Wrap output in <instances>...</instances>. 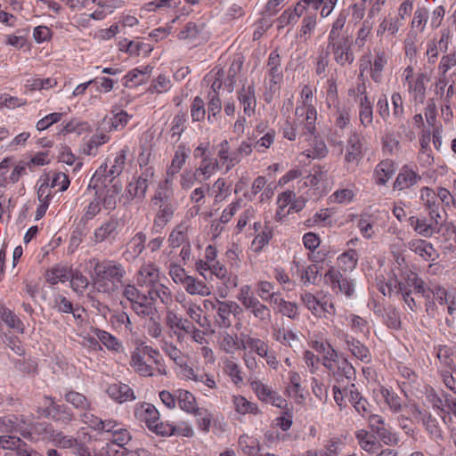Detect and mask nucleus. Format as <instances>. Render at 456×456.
I'll return each mask as SVG.
<instances>
[{
  "instance_id": "42",
  "label": "nucleus",
  "mask_w": 456,
  "mask_h": 456,
  "mask_svg": "<svg viewBox=\"0 0 456 456\" xmlns=\"http://www.w3.org/2000/svg\"><path fill=\"white\" fill-rule=\"evenodd\" d=\"M224 370L230 377L232 382L240 386L243 383L242 371L240 365L232 359L226 358L224 361Z\"/></svg>"
},
{
  "instance_id": "46",
  "label": "nucleus",
  "mask_w": 456,
  "mask_h": 456,
  "mask_svg": "<svg viewBox=\"0 0 456 456\" xmlns=\"http://www.w3.org/2000/svg\"><path fill=\"white\" fill-rule=\"evenodd\" d=\"M317 24V13L307 12V14L303 18L302 26L299 31L301 38L307 40L310 38L311 34L315 29Z\"/></svg>"
},
{
  "instance_id": "22",
  "label": "nucleus",
  "mask_w": 456,
  "mask_h": 456,
  "mask_svg": "<svg viewBox=\"0 0 456 456\" xmlns=\"http://www.w3.org/2000/svg\"><path fill=\"white\" fill-rule=\"evenodd\" d=\"M238 98L240 103L243 106L244 114L248 117L253 116L256 106L254 85H249L247 87L243 86L239 92Z\"/></svg>"
},
{
  "instance_id": "63",
  "label": "nucleus",
  "mask_w": 456,
  "mask_h": 456,
  "mask_svg": "<svg viewBox=\"0 0 456 456\" xmlns=\"http://www.w3.org/2000/svg\"><path fill=\"white\" fill-rule=\"evenodd\" d=\"M273 338L289 346H292L293 344L297 341V336L292 330H274Z\"/></svg>"
},
{
  "instance_id": "52",
  "label": "nucleus",
  "mask_w": 456,
  "mask_h": 456,
  "mask_svg": "<svg viewBox=\"0 0 456 456\" xmlns=\"http://www.w3.org/2000/svg\"><path fill=\"white\" fill-rule=\"evenodd\" d=\"M326 179L327 171L323 170L321 167H314L313 172L305 177L302 187H316Z\"/></svg>"
},
{
  "instance_id": "10",
  "label": "nucleus",
  "mask_w": 456,
  "mask_h": 456,
  "mask_svg": "<svg viewBox=\"0 0 456 456\" xmlns=\"http://www.w3.org/2000/svg\"><path fill=\"white\" fill-rule=\"evenodd\" d=\"M152 179L153 172L151 169H146L137 179L128 183L126 190L127 198L142 200L145 197V193L149 184L152 183Z\"/></svg>"
},
{
  "instance_id": "48",
  "label": "nucleus",
  "mask_w": 456,
  "mask_h": 456,
  "mask_svg": "<svg viewBox=\"0 0 456 456\" xmlns=\"http://www.w3.org/2000/svg\"><path fill=\"white\" fill-rule=\"evenodd\" d=\"M356 438L362 449L368 452H374L379 447L376 438L364 429L356 432Z\"/></svg>"
},
{
  "instance_id": "18",
  "label": "nucleus",
  "mask_w": 456,
  "mask_h": 456,
  "mask_svg": "<svg viewBox=\"0 0 456 456\" xmlns=\"http://www.w3.org/2000/svg\"><path fill=\"white\" fill-rule=\"evenodd\" d=\"M166 323L167 327L174 330L178 340H182L185 332L191 330V322L189 320L177 315L173 311H167L166 315Z\"/></svg>"
},
{
  "instance_id": "43",
  "label": "nucleus",
  "mask_w": 456,
  "mask_h": 456,
  "mask_svg": "<svg viewBox=\"0 0 456 456\" xmlns=\"http://www.w3.org/2000/svg\"><path fill=\"white\" fill-rule=\"evenodd\" d=\"M252 151L251 144H245L244 147H240L239 149V152H229V151L220 150L219 151V156L221 161L224 160L223 164L227 160L228 165L226 169H230L231 167H232L235 162H238L240 160V155H248Z\"/></svg>"
},
{
  "instance_id": "9",
  "label": "nucleus",
  "mask_w": 456,
  "mask_h": 456,
  "mask_svg": "<svg viewBox=\"0 0 456 456\" xmlns=\"http://www.w3.org/2000/svg\"><path fill=\"white\" fill-rule=\"evenodd\" d=\"M160 281L159 268L153 263H143L136 273V283L148 290L155 288Z\"/></svg>"
},
{
  "instance_id": "45",
  "label": "nucleus",
  "mask_w": 456,
  "mask_h": 456,
  "mask_svg": "<svg viewBox=\"0 0 456 456\" xmlns=\"http://www.w3.org/2000/svg\"><path fill=\"white\" fill-rule=\"evenodd\" d=\"M70 287L78 295H83L84 291L88 288L90 281L81 272L70 271Z\"/></svg>"
},
{
  "instance_id": "26",
  "label": "nucleus",
  "mask_w": 456,
  "mask_h": 456,
  "mask_svg": "<svg viewBox=\"0 0 456 456\" xmlns=\"http://www.w3.org/2000/svg\"><path fill=\"white\" fill-rule=\"evenodd\" d=\"M118 227V221L116 218H110L107 222L103 223L97 228L94 233V241L101 243L109 239H114L117 229Z\"/></svg>"
},
{
  "instance_id": "6",
  "label": "nucleus",
  "mask_w": 456,
  "mask_h": 456,
  "mask_svg": "<svg viewBox=\"0 0 456 456\" xmlns=\"http://www.w3.org/2000/svg\"><path fill=\"white\" fill-rule=\"evenodd\" d=\"M216 310L215 321L220 328H230L232 326V317L240 314L241 309L240 305L233 301H216L213 305Z\"/></svg>"
},
{
  "instance_id": "36",
  "label": "nucleus",
  "mask_w": 456,
  "mask_h": 456,
  "mask_svg": "<svg viewBox=\"0 0 456 456\" xmlns=\"http://www.w3.org/2000/svg\"><path fill=\"white\" fill-rule=\"evenodd\" d=\"M232 404L235 411L240 414H253L257 415L260 411L257 405L254 403L249 402L242 395H233Z\"/></svg>"
},
{
  "instance_id": "39",
  "label": "nucleus",
  "mask_w": 456,
  "mask_h": 456,
  "mask_svg": "<svg viewBox=\"0 0 456 456\" xmlns=\"http://www.w3.org/2000/svg\"><path fill=\"white\" fill-rule=\"evenodd\" d=\"M189 151H190L187 150L184 145H180L178 147L172 159L171 165L167 171L168 176H174L181 170L188 157Z\"/></svg>"
},
{
  "instance_id": "41",
  "label": "nucleus",
  "mask_w": 456,
  "mask_h": 456,
  "mask_svg": "<svg viewBox=\"0 0 456 456\" xmlns=\"http://www.w3.org/2000/svg\"><path fill=\"white\" fill-rule=\"evenodd\" d=\"M346 343L348 350L354 354V356L362 362L370 361V351L360 341L354 339V338L346 337Z\"/></svg>"
},
{
  "instance_id": "32",
  "label": "nucleus",
  "mask_w": 456,
  "mask_h": 456,
  "mask_svg": "<svg viewBox=\"0 0 456 456\" xmlns=\"http://www.w3.org/2000/svg\"><path fill=\"white\" fill-rule=\"evenodd\" d=\"M183 285L190 295L205 297L211 294L210 288L204 281H199L193 276H189Z\"/></svg>"
},
{
  "instance_id": "64",
  "label": "nucleus",
  "mask_w": 456,
  "mask_h": 456,
  "mask_svg": "<svg viewBox=\"0 0 456 456\" xmlns=\"http://www.w3.org/2000/svg\"><path fill=\"white\" fill-rule=\"evenodd\" d=\"M164 352L180 367L186 366V359L183 353L172 344H165Z\"/></svg>"
},
{
  "instance_id": "13",
  "label": "nucleus",
  "mask_w": 456,
  "mask_h": 456,
  "mask_svg": "<svg viewBox=\"0 0 456 456\" xmlns=\"http://www.w3.org/2000/svg\"><path fill=\"white\" fill-rule=\"evenodd\" d=\"M268 76L270 77V91L275 93L279 90V83L282 79L281 57L277 50L271 52L267 61Z\"/></svg>"
},
{
  "instance_id": "38",
  "label": "nucleus",
  "mask_w": 456,
  "mask_h": 456,
  "mask_svg": "<svg viewBox=\"0 0 456 456\" xmlns=\"http://www.w3.org/2000/svg\"><path fill=\"white\" fill-rule=\"evenodd\" d=\"M409 221L414 231L425 238L431 237L434 233V231L439 226L436 225L433 221L431 224H428L426 219H419L415 216L410 217Z\"/></svg>"
},
{
  "instance_id": "5",
  "label": "nucleus",
  "mask_w": 456,
  "mask_h": 456,
  "mask_svg": "<svg viewBox=\"0 0 456 456\" xmlns=\"http://www.w3.org/2000/svg\"><path fill=\"white\" fill-rule=\"evenodd\" d=\"M327 50L333 54V59L339 66L351 65L354 61L350 38L328 41Z\"/></svg>"
},
{
  "instance_id": "62",
  "label": "nucleus",
  "mask_w": 456,
  "mask_h": 456,
  "mask_svg": "<svg viewBox=\"0 0 456 456\" xmlns=\"http://www.w3.org/2000/svg\"><path fill=\"white\" fill-rule=\"evenodd\" d=\"M146 235L142 232H137L129 241L128 248L131 253L137 256H139L145 248Z\"/></svg>"
},
{
  "instance_id": "29",
  "label": "nucleus",
  "mask_w": 456,
  "mask_h": 456,
  "mask_svg": "<svg viewBox=\"0 0 456 456\" xmlns=\"http://www.w3.org/2000/svg\"><path fill=\"white\" fill-rule=\"evenodd\" d=\"M261 323L268 324L271 322V311L265 305L262 304L257 298L245 308Z\"/></svg>"
},
{
  "instance_id": "24",
  "label": "nucleus",
  "mask_w": 456,
  "mask_h": 456,
  "mask_svg": "<svg viewBox=\"0 0 456 456\" xmlns=\"http://www.w3.org/2000/svg\"><path fill=\"white\" fill-rule=\"evenodd\" d=\"M373 10L370 11L367 18L361 23V26L356 33L354 39V45L358 49H362L366 45V42L371 37V31L373 28Z\"/></svg>"
},
{
  "instance_id": "59",
  "label": "nucleus",
  "mask_w": 456,
  "mask_h": 456,
  "mask_svg": "<svg viewBox=\"0 0 456 456\" xmlns=\"http://www.w3.org/2000/svg\"><path fill=\"white\" fill-rule=\"evenodd\" d=\"M53 307L56 308L61 313L73 314V316L75 318L80 317L79 314L77 315L75 314V309L73 307L72 302L62 295L58 294L54 297Z\"/></svg>"
},
{
  "instance_id": "15",
  "label": "nucleus",
  "mask_w": 456,
  "mask_h": 456,
  "mask_svg": "<svg viewBox=\"0 0 456 456\" xmlns=\"http://www.w3.org/2000/svg\"><path fill=\"white\" fill-rule=\"evenodd\" d=\"M407 247L425 261H435L439 256L438 252L435 249L433 245L421 239L411 240Z\"/></svg>"
},
{
  "instance_id": "35",
  "label": "nucleus",
  "mask_w": 456,
  "mask_h": 456,
  "mask_svg": "<svg viewBox=\"0 0 456 456\" xmlns=\"http://www.w3.org/2000/svg\"><path fill=\"white\" fill-rule=\"evenodd\" d=\"M149 298L155 305L156 298H159L162 304L168 306L172 304V293L171 290L165 285L161 284L160 281L155 288H151L148 290Z\"/></svg>"
},
{
  "instance_id": "61",
  "label": "nucleus",
  "mask_w": 456,
  "mask_h": 456,
  "mask_svg": "<svg viewBox=\"0 0 456 456\" xmlns=\"http://www.w3.org/2000/svg\"><path fill=\"white\" fill-rule=\"evenodd\" d=\"M310 148L305 150L299 155V161L303 162V157L307 159L323 158L327 154L326 144H309Z\"/></svg>"
},
{
  "instance_id": "1",
  "label": "nucleus",
  "mask_w": 456,
  "mask_h": 456,
  "mask_svg": "<svg viewBox=\"0 0 456 456\" xmlns=\"http://www.w3.org/2000/svg\"><path fill=\"white\" fill-rule=\"evenodd\" d=\"M86 265L93 269L90 273L91 282L94 288L101 293L110 295L116 292L119 284L123 282L126 272L124 265L114 260L93 257L86 262Z\"/></svg>"
},
{
  "instance_id": "12",
  "label": "nucleus",
  "mask_w": 456,
  "mask_h": 456,
  "mask_svg": "<svg viewBox=\"0 0 456 456\" xmlns=\"http://www.w3.org/2000/svg\"><path fill=\"white\" fill-rule=\"evenodd\" d=\"M129 303L131 309L142 318L152 317L157 314V309L150 300L148 292L147 294L139 292L133 300H129Z\"/></svg>"
},
{
  "instance_id": "50",
  "label": "nucleus",
  "mask_w": 456,
  "mask_h": 456,
  "mask_svg": "<svg viewBox=\"0 0 456 456\" xmlns=\"http://www.w3.org/2000/svg\"><path fill=\"white\" fill-rule=\"evenodd\" d=\"M172 191L169 188V180L166 179L162 184H159L154 197L152 198L153 205L167 204L170 202Z\"/></svg>"
},
{
  "instance_id": "14",
  "label": "nucleus",
  "mask_w": 456,
  "mask_h": 456,
  "mask_svg": "<svg viewBox=\"0 0 456 456\" xmlns=\"http://www.w3.org/2000/svg\"><path fill=\"white\" fill-rule=\"evenodd\" d=\"M99 184L101 185L99 188L103 187V191H96V195H98L99 200L102 201L103 207L105 209L110 211L116 208L118 195L121 192V184L118 182H114L113 183H108L107 187H104L102 184H101V182H99Z\"/></svg>"
},
{
  "instance_id": "40",
  "label": "nucleus",
  "mask_w": 456,
  "mask_h": 456,
  "mask_svg": "<svg viewBox=\"0 0 456 456\" xmlns=\"http://www.w3.org/2000/svg\"><path fill=\"white\" fill-rule=\"evenodd\" d=\"M315 349L323 355V365L328 370L334 369V362L338 360L337 351L330 345L324 343H316Z\"/></svg>"
},
{
  "instance_id": "19",
  "label": "nucleus",
  "mask_w": 456,
  "mask_h": 456,
  "mask_svg": "<svg viewBox=\"0 0 456 456\" xmlns=\"http://www.w3.org/2000/svg\"><path fill=\"white\" fill-rule=\"evenodd\" d=\"M109 396L118 403H123L135 399L133 389L126 384H110L107 390Z\"/></svg>"
},
{
  "instance_id": "31",
  "label": "nucleus",
  "mask_w": 456,
  "mask_h": 456,
  "mask_svg": "<svg viewBox=\"0 0 456 456\" xmlns=\"http://www.w3.org/2000/svg\"><path fill=\"white\" fill-rule=\"evenodd\" d=\"M395 173V167L394 162L390 159L382 160L379 163L375 169L377 183L380 185L385 184L389 179L392 178Z\"/></svg>"
},
{
  "instance_id": "44",
  "label": "nucleus",
  "mask_w": 456,
  "mask_h": 456,
  "mask_svg": "<svg viewBox=\"0 0 456 456\" xmlns=\"http://www.w3.org/2000/svg\"><path fill=\"white\" fill-rule=\"evenodd\" d=\"M346 21V14L344 12H341L332 24L331 29L328 36V41L349 38V37L344 36L342 34Z\"/></svg>"
},
{
  "instance_id": "28",
  "label": "nucleus",
  "mask_w": 456,
  "mask_h": 456,
  "mask_svg": "<svg viewBox=\"0 0 456 456\" xmlns=\"http://www.w3.org/2000/svg\"><path fill=\"white\" fill-rule=\"evenodd\" d=\"M130 364L142 376L149 377L153 375L152 366L144 360V356L139 352L138 347L135 348L131 355Z\"/></svg>"
},
{
  "instance_id": "23",
  "label": "nucleus",
  "mask_w": 456,
  "mask_h": 456,
  "mask_svg": "<svg viewBox=\"0 0 456 456\" xmlns=\"http://www.w3.org/2000/svg\"><path fill=\"white\" fill-rule=\"evenodd\" d=\"M176 397L178 405L183 411L193 413L196 416L202 415V409L197 407L196 398L191 392L187 390H177Z\"/></svg>"
},
{
  "instance_id": "54",
  "label": "nucleus",
  "mask_w": 456,
  "mask_h": 456,
  "mask_svg": "<svg viewBox=\"0 0 456 456\" xmlns=\"http://www.w3.org/2000/svg\"><path fill=\"white\" fill-rule=\"evenodd\" d=\"M205 28V24H197L195 22H188L183 28L179 32L178 37L180 39H194Z\"/></svg>"
},
{
  "instance_id": "53",
  "label": "nucleus",
  "mask_w": 456,
  "mask_h": 456,
  "mask_svg": "<svg viewBox=\"0 0 456 456\" xmlns=\"http://www.w3.org/2000/svg\"><path fill=\"white\" fill-rule=\"evenodd\" d=\"M65 400L77 409L90 410V402L80 393L70 391L65 395Z\"/></svg>"
},
{
  "instance_id": "8",
  "label": "nucleus",
  "mask_w": 456,
  "mask_h": 456,
  "mask_svg": "<svg viewBox=\"0 0 456 456\" xmlns=\"http://www.w3.org/2000/svg\"><path fill=\"white\" fill-rule=\"evenodd\" d=\"M249 384L252 390L262 402L271 403L278 408H283L286 405V400L261 380L251 379Z\"/></svg>"
},
{
  "instance_id": "60",
  "label": "nucleus",
  "mask_w": 456,
  "mask_h": 456,
  "mask_svg": "<svg viewBox=\"0 0 456 456\" xmlns=\"http://www.w3.org/2000/svg\"><path fill=\"white\" fill-rule=\"evenodd\" d=\"M50 175H45L41 178V183L37 189V199L40 203H45L49 205V200L52 197L51 187H50Z\"/></svg>"
},
{
  "instance_id": "56",
  "label": "nucleus",
  "mask_w": 456,
  "mask_h": 456,
  "mask_svg": "<svg viewBox=\"0 0 456 456\" xmlns=\"http://www.w3.org/2000/svg\"><path fill=\"white\" fill-rule=\"evenodd\" d=\"M245 345L261 358L270 350L268 344L257 338L248 337Z\"/></svg>"
},
{
  "instance_id": "34",
  "label": "nucleus",
  "mask_w": 456,
  "mask_h": 456,
  "mask_svg": "<svg viewBox=\"0 0 456 456\" xmlns=\"http://www.w3.org/2000/svg\"><path fill=\"white\" fill-rule=\"evenodd\" d=\"M427 76L424 73L418 74L414 82L410 83L408 92L412 94L414 102H423L426 97Z\"/></svg>"
},
{
  "instance_id": "4",
  "label": "nucleus",
  "mask_w": 456,
  "mask_h": 456,
  "mask_svg": "<svg viewBox=\"0 0 456 456\" xmlns=\"http://www.w3.org/2000/svg\"><path fill=\"white\" fill-rule=\"evenodd\" d=\"M37 413L40 416L52 418L61 425H69L74 419L73 413L65 406L55 404L50 396L44 397V407H38Z\"/></svg>"
},
{
  "instance_id": "7",
  "label": "nucleus",
  "mask_w": 456,
  "mask_h": 456,
  "mask_svg": "<svg viewBox=\"0 0 456 456\" xmlns=\"http://www.w3.org/2000/svg\"><path fill=\"white\" fill-rule=\"evenodd\" d=\"M420 200L424 207L428 210V216L436 225H442L444 222L443 213L444 210L440 208L437 201L436 191L429 187H423L420 190Z\"/></svg>"
},
{
  "instance_id": "58",
  "label": "nucleus",
  "mask_w": 456,
  "mask_h": 456,
  "mask_svg": "<svg viewBox=\"0 0 456 456\" xmlns=\"http://www.w3.org/2000/svg\"><path fill=\"white\" fill-rule=\"evenodd\" d=\"M301 299L305 305V307L311 311V313L314 316H318L321 314L322 312V302L321 300L317 299L315 296H314L312 293L305 292L301 295Z\"/></svg>"
},
{
  "instance_id": "21",
  "label": "nucleus",
  "mask_w": 456,
  "mask_h": 456,
  "mask_svg": "<svg viewBox=\"0 0 456 456\" xmlns=\"http://www.w3.org/2000/svg\"><path fill=\"white\" fill-rule=\"evenodd\" d=\"M420 179V175L412 169L403 167L394 183V189L397 191L409 189L417 184Z\"/></svg>"
},
{
  "instance_id": "25",
  "label": "nucleus",
  "mask_w": 456,
  "mask_h": 456,
  "mask_svg": "<svg viewBox=\"0 0 456 456\" xmlns=\"http://www.w3.org/2000/svg\"><path fill=\"white\" fill-rule=\"evenodd\" d=\"M70 271L68 265L57 264L45 272V278L52 285L65 282L70 278Z\"/></svg>"
},
{
  "instance_id": "27",
  "label": "nucleus",
  "mask_w": 456,
  "mask_h": 456,
  "mask_svg": "<svg viewBox=\"0 0 456 456\" xmlns=\"http://www.w3.org/2000/svg\"><path fill=\"white\" fill-rule=\"evenodd\" d=\"M156 206L159 207V211L154 218L153 230L158 232L172 219L175 207L172 203Z\"/></svg>"
},
{
  "instance_id": "2",
  "label": "nucleus",
  "mask_w": 456,
  "mask_h": 456,
  "mask_svg": "<svg viewBox=\"0 0 456 456\" xmlns=\"http://www.w3.org/2000/svg\"><path fill=\"white\" fill-rule=\"evenodd\" d=\"M295 113L297 116L305 114L303 133L299 135L298 139L304 142H310L315 139L317 110L314 105L313 90L309 85H305L302 87L300 100Z\"/></svg>"
},
{
  "instance_id": "17",
  "label": "nucleus",
  "mask_w": 456,
  "mask_h": 456,
  "mask_svg": "<svg viewBox=\"0 0 456 456\" xmlns=\"http://www.w3.org/2000/svg\"><path fill=\"white\" fill-rule=\"evenodd\" d=\"M219 348L228 354H233L240 349L246 348L244 341H240L237 334L227 331L220 332L217 338Z\"/></svg>"
},
{
  "instance_id": "16",
  "label": "nucleus",
  "mask_w": 456,
  "mask_h": 456,
  "mask_svg": "<svg viewBox=\"0 0 456 456\" xmlns=\"http://www.w3.org/2000/svg\"><path fill=\"white\" fill-rule=\"evenodd\" d=\"M324 279L325 282L329 283L333 289H338L346 296L352 295L354 291L353 284L350 281L345 278L339 271L335 269L329 270L325 274Z\"/></svg>"
},
{
  "instance_id": "33",
  "label": "nucleus",
  "mask_w": 456,
  "mask_h": 456,
  "mask_svg": "<svg viewBox=\"0 0 456 456\" xmlns=\"http://www.w3.org/2000/svg\"><path fill=\"white\" fill-rule=\"evenodd\" d=\"M330 370L332 371L333 376L338 382L343 381L344 379L350 381L355 372L353 365L346 359H342L341 361L337 360V362H334V369Z\"/></svg>"
},
{
  "instance_id": "57",
  "label": "nucleus",
  "mask_w": 456,
  "mask_h": 456,
  "mask_svg": "<svg viewBox=\"0 0 456 456\" xmlns=\"http://www.w3.org/2000/svg\"><path fill=\"white\" fill-rule=\"evenodd\" d=\"M186 314L194 322H196L200 327L207 328L209 326V321L206 316H201V308L196 304H190L188 307L184 305Z\"/></svg>"
},
{
  "instance_id": "20",
  "label": "nucleus",
  "mask_w": 456,
  "mask_h": 456,
  "mask_svg": "<svg viewBox=\"0 0 456 456\" xmlns=\"http://www.w3.org/2000/svg\"><path fill=\"white\" fill-rule=\"evenodd\" d=\"M135 416L141 420L145 422L149 429L156 427V423L159 419V413L156 407L151 403H142L135 409Z\"/></svg>"
},
{
  "instance_id": "30",
  "label": "nucleus",
  "mask_w": 456,
  "mask_h": 456,
  "mask_svg": "<svg viewBox=\"0 0 456 456\" xmlns=\"http://www.w3.org/2000/svg\"><path fill=\"white\" fill-rule=\"evenodd\" d=\"M387 63L386 53L380 51L377 52L373 61L370 62V77L375 83L379 84L382 82L383 70Z\"/></svg>"
},
{
  "instance_id": "47",
  "label": "nucleus",
  "mask_w": 456,
  "mask_h": 456,
  "mask_svg": "<svg viewBox=\"0 0 456 456\" xmlns=\"http://www.w3.org/2000/svg\"><path fill=\"white\" fill-rule=\"evenodd\" d=\"M273 228L265 224L264 229L259 232L252 241V248L255 252H260L273 238Z\"/></svg>"
},
{
  "instance_id": "51",
  "label": "nucleus",
  "mask_w": 456,
  "mask_h": 456,
  "mask_svg": "<svg viewBox=\"0 0 456 456\" xmlns=\"http://www.w3.org/2000/svg\"><path fill=\"white\" fill-rule=\"evenodd\" d=\"M88 128H89V126L86 122H80L77 119H72L62 126V128L60 130V134H77L78 135H81L84 134H87Z\"/></svg>"
},
{
  "instance_id": "49",
  "label": "nucleus",
  "mask_w": 456,
  "mask_h": 456,
  "mask_svg": "<svg viewBox=\"0 0 456 456\" xmlns=\"http://www.w3.org/2000/svg\"><path fill=\"white\" fill-rule=\"evenodd\" d=\"M0 316L10 328L15 329L20 332H23L24 325L22 322L11 310L4 306L0 307Z\"/></svg>"
},
{
  "instance_id": "3",
  "label": "nucleus",
  "mask_w": 456,
  "mask_h": 456,
  "mask_svg": "<svg viewBox=\"0 0 456 456\" xmlns=\"http://www.w3.org/2000/svg\"><path fill=\"white\" fill-rule=\"evenodd\" d=\"M390 102L392 110H390L387 95L383 94L379 97L377 102V110L379 116L385 121L392 118L395 122H401L404 118L405 113L401 94L399 92H394L391 95Z\"/></svg>"
},
{
  "instance_id": "55",
  "label": "nucleus",
  "mask_w": 456,
  "mask_h": 456,
  "mask_svg": "<svg viewBox=\"0 0 456 456\" xmlns=\"http://www.w3.org/2000/svg\"><path fill=\"white\" fill-rule=\"evenodd\" d=\"M47 175H50V187L51 188H59V191H66L69 186V176L62 172H50Z\"/></svg>"
},
{
  "instance_id": "11",
  "label": "nucleus",
  "mask_w": 456,
  "mask_h": 456,
  "mask_svg": "<svg viewBox=\"0 0 456 456\" xmlns=\"http://www.w3.org/2000/svg\"><path fill=\"white\" fill-rule=\"evenodd\" d=\"M107 163L101 165L93 175L88 185L89 188L96 189L100 187L101 185L99 184V182H101V184L104 187H107L108 183H113L116 182V177H118L123 171L120 167L115 166L114 164L110 166L109 170H107Z\"/></svg>"
},
{
  "instance_id": "37",
  "label": "nucleus",
  "mask_w": 456,
  "mask_h": 456,
  "mask_svg": "<svg viewBox=\"0 0 456 456\" xmlns=\"http://www.w3.org/2000/svg\"><path fill=\"white\" fill-rule=\"evenodd\" d=\"M187 232L188 225L185 223L182 222L181 224L176 225L175 229L171 232L168 238L170 247L178 248L180 246L184 245L185 243H189Z\"/></svg>"
}]
</instances>
